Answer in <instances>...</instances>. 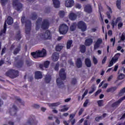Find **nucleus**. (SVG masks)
Instances as JSON below:
<instances>
[{"label":"nucleus","mask_w":125,"mask_h":125,"mask_svg":"<svg viewBox=\"0 0 125 125\" xmlns=\"http://www.w3.org/2000/svg\"><path fill=\"white\" fill-rule=\"evenodd\" d=\"M101 91H102V90H101V89L98 90L95 93V96H96L97 95H98V94H99V93H100L101 92Z\"/></svg>","instance_id":"52"},{"label":"nucleus","mask_w":125,"mask_h":125,"mask_svg":"<svg viewBox=\"0 0 125 125\" xmlns=\"http://www.w3.org/2000/svg\"><path fill=\"white\" fill-rule=\"evenodd\" d=\"M93 42V40H92V39H87L85 41V45H86V46H89L91 45V44H92Z\"/></svg>","instance_id":"19"},{"label":"nucleus","mask_w":125,"mask_h":125,"mask_svg":"<svg viewBox=\"0 0 125 125\" xmlns=\"http://www.w3.org/2000/svg\"><path fill=\"white\" fill-rule=\"evenodd\" d=\"M113 78H114V76H113V75L110 76L107 79V82H111V80H112Z\"/></svg>","instance_id":"53"},{"label":"nucleus","mask_w":125,"mask_h":125,"mask_svg":"<svg viewBox=\"0 0 125 125\" xmlns=\"http://www.w3.org/2000/svg\"><path fill=\"white\" fill-rule=\"evenodd\" d=\"M74 3H75L74 0H66L65 4L66 7H72L74 5Z\"/></svg>","instance_id":"14"},{"label":"nucleus","mask_w":125,"mask_h":125,"mask_svg":"<svg viewBox=\"0 0 125 125\" xmlns=\"http://www.w3.org/2000/svg\"><path fill=\"white\" fill-rule=\"evenodd\" d=\"M88 92V90H86L85 92H84L82 96V100L84 98V96L87 94V93Z\"/></svg>","instance_id":"45"},{"label":"nucleus","mask_w":125,"mask_h":125,"mask_svg":"<svg viewBox=\"0 0 125 125\" xmlns=\"http://www.w3.org/2000/svg\"><path fill=\"white\" fill-rule=\"evenodd\" d=\"M32 107L33 109H40L41 106L38 104H34L32 105Z\"/></svg>","instance_id":"35"},{"label":"nucleus","mask_w":125,"mask_h":125,"mask_svg":"<svg viewBox=\"0 0 125 125\" xmlns=\"http://www.w3.org/2000/svg\"><path fill=\"white\" fill-rule=\"evenodd\" d=\"M16 111H17V110H12V111H11V110H10V111H9L10 115H11V116H15Z\"/></svg>","instance_id":"39"},{"label":"nucleus","mask_w":125,"mask_h":125,"mask_svg":"<svg viewBox=\"0 0 125 125\" xmlns=\"http://www.w3.org/2000/svg\"><path fill=\"white\" fill-rule=\"evenodd\" d=\"M120 56H121L120 53L116 54L110 62L108 67H112V66L114 65V63H115L117 61H118Z\"/></svg>","instance_id":"10"},{"label":"nucleus","mask_w":125,"mask_h":125,"mask_svg":"<svg viewBox=\"0 0 125 125\" xmlns=\"http://www.w3.org/2000/svg\"><path fill=\"white\" fill-rule=\"evenodd\" d=\"M84 11H85V12H87L88 13H90V12L92 11L91 5H90L89 4L86 5L84 8Z\"/></svg>","instance_id":"17"},{"label":"nucleus","mask_w":125,"mask_h":125,"mask_svg":"<svg viewBox=\"0 0 125 125\" xmlns=\"http://www.w3.org/2000/svg\"><path fill=\"white\" fill-rule=\"evenodd\" d=\"M31 55L34 58H38V57H45V56H46V50L43 48L42 50H38L36 52L31 53Z\"/></svg>","instance_id":"3"},{"label":"nucleus","mask_w":125,"mask_h":125,"mask_svg":"<svg viewBox=\"0 0 125 125\" xmlns=\"http://www.w3.org/2000/svg\"><path fill=\"white\" fill-rule=\"evenodd\" d=\"M108 83H104L102 86V88H107V87L108 86Z\"/></svg>","instance_id":"59"},{"label":"nucleus","mask_w":125,"mask_h":125,"mask_svg":"<svg viewBox=\"0 0 125 125\" xmlns=\"http://www.w3.org/2000/svg\"><path fill=\"white\" fill-rule=\"evenodd\" d=\"M13 6L17 11H21L23 7L22 4L19 3L18 0H13Z\"/></svg>","instance_id":"9"},{"label":"nucleus","mask_w":125,"mask_h":125,"mask_svg":"<svg viewBox=\"0 0 125 125\" xmlns=\"http://www.w3.org/2000/svg\"><path fill=\"white\" fill-rule=\"evenodd\" d=\"M88 104H89V100L87 99L85 101V102L83 104V106L84 107H86V106H87V105H88Z\"/></svg>","instance_id":"38"},{"label":"nucleus","mask_w":125,"mask_h":125,"mask_svg":"<svg viewBox=\"0 0 125 125\" xmlns=\"http://www.w3.org/2000/svg\"><path fill=\"white\" fill-rule=\"evenodd\" d=\"M93 61L94 62V64H95V65H96V64H97L98 61H97V59H96V58H95V57L93 56Z\"/></svg>","instance_id":"42"},{"label":"nucleus","mask_w":125,"mask_h":125,"mask_svg":"<svg viewBox=\"0 0 125 125\" xmlns=\"http://www.w3.org/2000/svg\"><path fill=\"white\" fill-rule=\"evenodd\" d=\"M16 100L18 102H19V103H22V100L20 98H17Z\"/></svg>","instance_id":"60"},{"label":"nucleus","mask_w":125,"mask_h":125,"mask_svg":"<svg viewBox=\"0 0 125 125\" xmlns=\"http://www.w3.org/2000/svg\"><path fill=\"white\" fill-rule=\"evenodd\" d=\"M76 27H77V23H73L70 26V31H74L76 29Z\"/></svg>","instance_id":"31"},{"label":"nucleus","mask_w":125,"mask_h":125,"mask_svg":"<svg viewBox=\"0 0 125 125\" xmlns=\"http://www.w3.org/2000/svg\"><path fill=\"white\" fill-rule=\"evenodd\" d=\"M66 80V73L65 69H61L60 71V77L57 79V83L60 88L64 86L63 81Z\"/></svg>","instance_id":"1"},{"label":"nucleus","mask_w":125,"mask_h":125,"mask_svg":"<svg viewBox=\"0 0 125 125\" xmlns=\"http://www.w3.org/2000/svg\"><path fill=\"white\" fill-rule=\"evenodd\" d=\"M27 124L30 125H37L38 122L36 121L34 116H32L30 118L28 119Z\"/></svg>","instance_id":"12"},{"label":"nucleus","mask_w":125,"mask_h":125,"mask_svg":"<svg viewBox=\"0 0 125 125\" xmlns=\"http://www.w3.org/2000/svg\"><path fill=\"white\" fill-rule=\"evenodd\" d=\"M78 27L82 31V32H84L86 31V24L82 21H80L78 23Z\"/></svg>","instance_id":"11"},{"label":"nucleus","mask_w":125,"mask_h":125,"mask_svg":"<svg viewBox=\"0 0 125 125\" xmlns=\"http://www.w3.org/2000/svg\"><path fill=\"white\" fill-rule=\"evenodd\" d=\"M125 35H122L120 41H119L118 42H121V41H125Z\"/></svg>","instance_id":"55"},{"label":"nucleus","mask_w":125,"mask_h":125,"mask_svg":"<svg viewBox=\"0 0 125 125\" xmlns=\"http://www.w3.org/2000/svg\"><path fill=\"white\" fill-rule=\"evenodd\" d=\"M122 0H117L116 1V6L118 9H121V4Z\"/></svg>","instance_id":"30"},{"label":"nucleus","mask_w":125,"mask_h":125,"mask_svg":"<svg viewBox=\"0 0 125 125\" xmlns=\"http://www.w3.org/2000/svg\"><path fill=\"white\" fill-rule=\"evenodd\" d=\"M99 106H102L103 104V100H99L97 102Z\"/></svg>","instance_id":"46"},{"label":"nucleus","mask_w":125,"mask_h":125,"mask_svg":"<svg viewBox=\"0 0 125 125\" xmlns=\"http://www.w3.org/2000/svg\"><path fill=\"white\" fill-rule=\"evenodd\" d=\"M123 22H120L118 23V28L120 29V28H122L123 27Z\"/></svg>","instance_id":"58"},{"label":"nucleus","mask_w":125,"mask_h":125,"mask_svg":"<svg viewBox=\"0 0 125 125\" xmlns=\"http://www.w3.org/2000/svg\"><path fill=\"white\" fill-rule=\"evenodd\" d=\"M59 15L61 17H64V15H65V12L63 11H61L59 12Z\"/></svg>","instance_id":"41"},{"label":"nucleus","mask_w":125,"mask_h":125,"mask_svg":"<svg viewBox=\"0 0 125 125\" xmlns=\"http://www.w3.org/2000/svg\"><path fill=\"white\" fill-rule=\"evenodd\" d=\"M2 6H4L8 2V0H1Z\"/></svg>","instance_id":"37"},{"label":"nucleus","mask_w":125,"mask_h":125,"mask_svg":"<svg viewBox=\"0 0 125 125\" xmlns=\"http://www.w3.org/2000/svg\"><path fill=\"white\" fill-rule=\"evenodd\" d=\"M20 39H21V36L20 35V33H19L17 35V40H18V41H19L20 40Z\"/></svg>","instance_id":"57"},{"label":"nucleus","mask_w":125,"mask_h":125,"mask_svg":"<svg viewBox=\"0 0 125 125\" xmlns=\"http://www.w3.org/2000/svg\"><path fill=\"white\" fill-rule=\"evenodd\" d=\"M42 18L38 19V21L36 22V30H39L40 27H42V29L45 30L46 29H48L49 27V22L48 21L45 20L43 21L42 24Z\"/></svg>","instance_id":"2"},{"label":"nucleus","mask_w":125,"mask_h":125,"mask_svg":"<svg viewBox=\"0 0 125 125\" xmlns=\"http://www.w3.org/2000/svg\"><path fill=\"white\" fill-rule=\"evenodd\" d=\"M54 70H55V71H58V70H59V63H57L54 67Z\"/></svg>","instance_id":"40"},{"label":"nucleus","mask_w":125,"mask_h":125,"mask_svg":"<svg viewBox=\"0 0 125 125\" xmlns=\"http://www.w3.org/2000/svg\"><path fill=\"white\" fill-rule=\"evenodd\" d=\"M20 50V47H18V48H16L14 50V55H16L19 52V51Z\"/></svg>","instance_id":"34"},{"label":"nucleus","mask_w":125,"mask_h":125,"mask_svg":"<svg viewBox=\"0 0 125 125\" xmlns=\"http://www.w3.org/2000/svg\"><path fill=\"white\" fill-rule=\"evenodd\" d=\"M75 7L78 8V9H81L82 8V5L80 4H76L75 5Z\"/></svg>","instance_id":"48"},{"label":"nucleus","mask_w":125,"mask_h":125,"mask_svg":"<svg viewBox=\"0 0 125 125\" xmlns=\"http://www.w3.org/2000/svg\"><path fill=\"white\" fill-rule=\"evenodd\" d=\"M86 48L84 45H81L80 46V51L82 53H84L85 52Z\"/></svg>","instance_id":"28"},{"label":"nucleus","mask_w":125,"mask_h":125,"mask_svg":"<svg viewBox=\"0 0 125 125\" xmlns=\"http://www.w3.org/2000/svg\"><path fill=\"white\" fill-rule=\"evenodd\" d=\"M106 60H107V57L105 56L102 60V64H104L105 62H106Z\"/></svg>","instance_id":"50"},{"label":"nucleus","mask_w":125,"mask_h":125,"mask_svg":"<svg viewBox=\"0 0 125 125\" xmlns=\"http://www.w3.org/2000/svg\"><path fill=\"white\" fill-rule=\"evenodd\" d=\"M121 20H122V19L121 18V17L117 18V19L115 21V22H116L115 25H117V24H118V22H120V21H121Z\"/></svg>","instance_id":"49"},{"label":"nucleus","mask_w":125,"mask_h":125,"mask_svg":"<svg viewBox=\"0 0 125 125\" xmlns=\"http://www.w3.org/2000/svg\"><path fill=\"white\" fill-rule=\"evenodd\" d=\"M117 89L116 87H112L110 88H108L106 90V92H114L115 90Z\"/></svg>","instance_id":"26"},{"label":"nucleus","mask_w":125,"mask_h":125,"mask_svg":"<svg viewBox=\"0 0 125 125\" xmlns=\"http://www.w3.org/2000/svg\"><path fill=\"white\" fill-rule=\"evenodd\" d=\"M42 75L40 71H37L35 72V79L39 80V79H42Z\"/></svg>","instance_id":"21"},{"label":"nucleus","mask_w":125,"mask_h":125,"mask_svg":"<svg viewBox=\"0 0 125 125\" xmlns=\"http://www.w3.org/2000/svg\"><path fill=\"white\" fill-rule=\"evenodd\" d=\"M54 7L55 8H58L60 6V2L58 0H53Z\"/></svg>","instance_id":"22"},{"label":"nucleus","mask_w":125,"mask_h":125,"mask_svg":"<svg viewBox=\"0 0 125 125\" xmlns=\"http://www.w3.org/2000/svg\"><path fill=\"white\" fill-rule=\"evenodd\" d=\"M45 81L47 83H50V81H51V76H50V75H46L45 77Z\"/></svg>","instance_id":"27"},{"label":"nucleus","mask_w":125,"mask_h":125,"mask_svg":"<svg viewBox=\"0 0 125 125\" xmlns=\"http://www.w3.org/2000/svg\"><path fill=\"white\" fill-rule=\"evenodd\" d=\"M106 16H107L108 19H111V14H110L109 12H106Z\"/></svg>","instance_id":"54"},{"label":"nucleus","mask_w":125,"mask_h":125,"mask_svg":"<svg viewBox=\"0 0 125 125\" xmlns=\"http://www.w3.org/2000/svg\"><path fill=\"white\" fill-rule=\"evenodd\" d=\"M18 74H19L18 71L12 69L9 70L6 73V75L8 77L11 78V79H14V78L18 77Z\"/></svg>","instance_id":"7"},{"label":"nucleus","mask_w":125,"mask_h":125,"mask_svg":"<svg viewBox=\"0 0 125 125\" xmlns=\"http://www.w3.org/2000/svg\"><path fill=\"white\" fill-rule=\"evenodd\" d=\"M59 105H60V103H55L52 104H48V105L49 107H51V108H53V107H57Z\"/></svg>","instance_id":"25"},{"label":"nucleus","mask_w":125,"mask_h":125,"mask_svg":"<svg viewBox=\"0 0 125 125\" xmlns=\"http://www.w3.org/2000/svg\"><path fill=\"white\" fill-rule=\"evenodd\" d=\"M75 115L74 114H70L69 115V119H74Z\"/></svg>","instance_id":"56"},{"label":"nucleus","mask_w":125,"mask_h":125,"mask_svg":"<svg viewBox=\"0 0 125 125\" xmlns=\"http://www.w3.org/2000/svg\"><path fill=\"white\" fill-rule=\"evenodd\" d=\"M68 122L70 124L71 123V125H74L76 123V120L69 119Z\"/></svg>","instance_id":"36"},{"label":"nucleus","mask_w":125,"mask_h":125,"mask_svg":"<svg viewBox=\"0 0 125 125\" xmlns=\"http://www.w3.org/2000/svg\"><path fill=\"white\" fill-rule=\"evenodd\" d=\"M6 23L8 25H11L13 23V19L10 17H8L7 20L5 21V23L3 26V30H1L0 32V36H4L5 35V32H6Z\"/></svg>","instance_id":"4"},{"label":"nucleus","mask_w":125,"mask_h":125,"mask_svg":"<svg viewBox=\"0 0 125 125\" xmlns=\"http://www.w3.org/2000/svg\"><path fill=\"white\" fill-rule=\"evenodd\" d=\"M25 21V17H22L21 19V22L22 24H25V32L26 34H28L29 32L31 31V21L29 20Z\"/></svg>","instance_id":"5"},{"label":"nucleus","mask_w":125,"mask_h":125,"mask_svg":"<svg viewBox=\"0 0 125 125\" xmlns=\"http://www.w3.org/2000/svg\"><path fill=\"white\" fill-rule=\"evenodd\" d=\"M63 124H64V125H68L69 124H70V123L68 121H63Z\"/></svg>","instance_id":"62"},{"label":"nucleus","mask_w":125,"mask_h":125,"mask_svg":"<svg viewBox=\"0 0 125 125\" xmlns=\"http://www.w3.org/2000/svg\"><path fill=\"white\" fill-rule=\"evenodd\" d=\"M76 65L78 68H81V67H82V66L83 65V62H82L81 59H77V60L76 61Z\"/></svg>","instance_id":"23"},{"label":"nucleus","mask_w":125,"mask_h":125,"mask_svg":"<svg viewBox=\"0 0 125 125\" xmlns=\"http://www.w3.org/2000/svg\"><path fill=\"white\" fill-rule=\"evenodd\" d=\"M52 59L53 61H58L59 59V54L58 53H55L53 54Z\"/></svg>","instance_id":"20"},{"label":"nucleus","mask_w":125,"mask_h":125,"mask_svg":"<svg viewBox=\"0 0 125 125\" xmlns=\"http://www.w3.org/2000/svg\"><path fill=\"white\" fill-rule=\"evenodd\" d=\"M88 121L87 120H85L84 121L83 125H90V124L88 125Z\"/></svg>","instance_id":"64"},{"label":"nucleus","mask_w":125,"mask_h":125,"mask_svg":"<svg viewBox=\"0 0 125 125\" xmlns=\"http://www.w3.org/2000/svg\"><path fill=\"white\" fill-rule=\"evenodd\" d=\"M95 91V89L94 88V87H92L91 88V90L89 92V94H91L92 93H93L94 91Z\"/></svg>","instance_id":"43"},{"label":"nucleus","mask_w":125,"mask_h":125,"mask_svg":"<svg viewBox=\"0 0 125 125\" xmlns=\"http://www.w3.org/2000/svg\"><path fill=\"white\" fill-rule=\"evenodd\" d=\"M125 96L122 98H121V99H120L117 102L114 103L112 104V106L113 107H117V106H118V105H120V104H121V103H122V102L123 100H125Z\"/></svg>","instance_id":"16"},{"label":"nucleus","mask_w":125,"mask_h":125,"mask_svg":"<svg viewBox=\"0 0 125 125\" xmlns=\"http://www.w3.org/2000/svg\"><path fill=\"white\" fill-rule=\"evenodd\" d=\"M72 43H73V41L72 40H69L66 44V46L67 49H69L72 46Z\"/></svg>","instance_id":"29"},{"label":"nucleus","mask_w":125,"mask_h":125,"mask_svg":"<svg viewBox=\"0 0 125 125\" xmlns=\"http://www.w3.org/2000/svg\"><path fill=\"white\" fill-rule=\"evenodd\" d=\"M71 83L72 84H76V83H77V79H72Z\"/></svg>","instance_id":"51"},{"label":"nucleus","mask_w":125,"mask_h":125,"mask_svg":"<svg viewBox=\"0 0 125 125\" xmlns=\"http://www.w3.org/2000/svg\"><path fill=\"white\" fill-rule=\"evenodd\" d=\"M50 63V62L49 61H45L43 65L41 64L40 65V67L41 69H42V70H44V69L48 68V66H49Z\"/></svg>","instance_id":"13"},{"label":"nucleus","mask_w":125,"mask_h":125,"mask_svg":"<svg viewBox=\"0 0 125 125\" xmlns=\"http://www.w3.org/2000/svg\"><path fill=\"white\" fill-rule=\"evenodd\" d=\"M38 37V39H41L42 40H50L51 35L49 31H47L45 33L39 34Z\"/></svg>","instance_id":"6"},{"label":"nucleus","mask_w":125,"mask_h":125,"mask_svg":"<svg viewBox=\"0 0 125 125\" xmlns=\"http://www.w3.org/2000/svg\"><path fill=\"white\" fill-rule=\"evenodd\" d=\"M85 63L86 66L88 67H91V61H90V59L87 58L85 59Z\"/></svg>","instance_id":"24"},{"label":"nucleus","mask_w":125,"mask_h":125,"mask_svg":"<svg viewBox=\"0 0 125 125\" xmlns=\"http://www.w3.org/2000/svg\"><path fill=\"white\" fill-rule=\"evenodd\" d=\"M78 16V15L73 13V12H70L69 14L68 17L69 19H70L72 21H75L76 19H77V17Z\"/></svg>","instance_id":"15"},{"label":"nucleus","mask_w":125,"mask_h":125,"mask_svg":"<svg viewBox=\"0 0 125 125\" xmlns=\"http://www.w3.org/2000/svg\"><path fill=\"white\" fill-rule=\"evenodd\" d=\"M125 118V113L122 115L121 118H119V121H121Z\"/></svg>","instance_id":"63"},{"label":"nucleus","mask_w":125,"mask_h":125,"mask_svg":"<svg viewBox=\"0 0 125 125\" xmlns=\"http://www.w3.org/2000/svg\"><path fill=\"white\" fill-rule=\"evenodd\" d=\"M125 74L123 73H120L118 75V78L119 79V80H123V79H125Z\"/></svg>","instance_id":"33"},{"label":"nucleus","mask_w":125,"mask_h":125,"mask_svg":"<svg viewBox=\"0 0 125 125\" xmlns=\"http://www.w3.org/2000/svg\"><path fill=\"white\" fill-rule=\"evenodd\" d=\"M111 25L112 26V28H115V26L117 25V24H116V21L115 22V21L112 20L111 21Z\"/></svg>","instance_id":"47"},{"label":"nucleus","mask_w":125,"mask_h":125,"mask_svg":"<svg viewBox=\"0 0 125 125\" xmlns=\"http://www.w3.org/2000/svg\"><path fill=\"white\" fill-rule=\"evenodd\" d=\"M62 48H63V47L62 45H58L56 47V51H60Z\"/></svg>","instance_id":"32"},{"label":"nucleus","mask_w":125,"mask_h":125,"mask_svg":"<svg viewBox=\"0 0 125 125\" xmlns=\"http://www.w3.org/2000/svg\"><path fill=\"white\" fill-rule=\"evenodd\" d=\"M69 28L68 26L65 24H62L59 28V32L61 35H65L67 34Z\"/></svg>","instance_id":"8"},{"label":"nucleus","mask_w":125,"mask_h":125,"mask_svg":"<svg viewBox=\"0 0 125 125\" xmlns=\"http://www.w3.org/2000/svg\"><path fill=\"white\" fill-rule=\"evenodd\" d=\"M101 43H102V40L99 38L94 45V49H96V48H98V47L100 46V44H101Z\"/></svg>","instance_id":"18"},{"label":"nucleus","mask_w":125,"mask_h":125,"mask_svg":"<svg viewBox=\"0 0 125 125\" xmlns=\"http://www.w3.org/2000/svg\"><path fill=\"white\" fill-rule=\"evenodd\" d=\"M102 116H98V117H96L95 118V121L96 122H99V121L102 120Z\"/></svg>","instance_id":"44"},{"label":"nucleus","mask_w":125,"mask_h":125,"mask_svg":"<svg viewBox=\"0 0 125 125\" xmlns=\"http://www.w3.org/2000/svg\"><path fill=\"white\" fill-rule=\"evenodd\" d=\"M32 19L33 20H36V19H37V15L36 14H34L32 17Z\"/></svg>","instance_id":"61"}]
</instances>
